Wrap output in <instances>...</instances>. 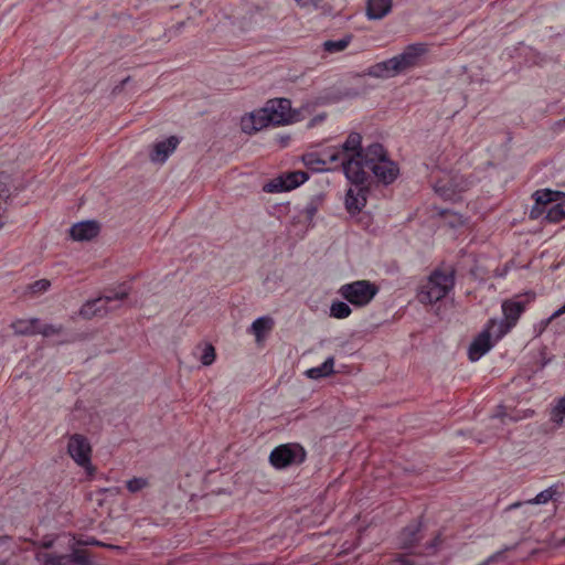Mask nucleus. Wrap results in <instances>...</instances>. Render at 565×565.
<instances>
[{"label":"nucleus","instance_id":"obj_24","mask_svg":"<svg viewBox=\"0 0 565 565\" xmlns=\"http://www.w3.org/2000/svg\"><path fill=\"white\" fill-rule=\"evenodd\" d=\"M274 327V320L270 317H260L252 323V331L259 342L264 339L265 334Z\"/></svg>","mask_w":565,"mask_h":565},{"label":"nucleus","instance_id":"obj_37","mask_svg":"<svg viewBox=\"0 0 565 565\" xmlns=\"http://www.w3.org/2000/svg\"><path fill=\"white\" fill-rule=\"evenodd\" d=\"M494 559L493 556L489 557L484 563H482L481 565H489L490 563H492Z\"/></svg>","mask_w":565,"mask_h":565},{"label":"nucleus","instance_id":"obj_1","mask_svg":"<svg viewBox=\"0 0 565 565\" xmlns=\"http://www.w3.org/2000/svg\"><path fill=\"white\" fill-rule=\"evenodd\" d=\"M305 161L315 170H341L344 173L352 184L345 195V207L351 214L359 213L366 203L370 173L379 182L390 184L399 172L382 145L372 143L363 149L362 136L359 132H351L343 142L308 154Z\"/></svg>","mask_w":565,"mask_h":565},{"label":"nucleus","instance_id":"obj_32","mask_svg":"<svg viewBox=\"0 0 565 565\" xmlns=\"http://www.w3.org/2000/svg\"><path fill=\"white\" fill-rule=\"evenodd\" d=\"M38 330V334H42L43 337H51L57 334L61 331V327L49 323L42 324L39 321Z\"/></svg>","mask_w":565,"mask_h":565},{"label":"nucleus","instance_id":"obj_5","mask_svg":"<svg viewBox=\"0 0 565 565\" xmlns=\"http://www.w3.org/2000/svg\"><path fill=\"white\" fill-rule=\"evenodd\" d=\"M128 294L129 288L126 284H124L119 286L117 290H110L98 298L85 302L82 306L79 313L85 319H92L96 316H104L107 313L108 309L116 308V306H111L113 303L122 301L128 296Z\"/></svg>","mask_w":565,"mask_h":565},{"label":"nucleus","instance_id":"obj_22","mask_svg":"<svg viewBox=\"0 0 565 565\" xmlns=\"http://www.w3.org/2000/svg\"><path fill=\"white\" fill-rule=\"evenodd\" d=\"M419 531L420 525L418 523H413L407 525L401 532L399 541L405 548L413 547L419 541Z\"/></svg>","mask_w":565,"mask_h":565},{"label":"nucleus","instance_id":"obj_15","mask_svg":"<svg viewBox=\"0 0 565 565\" xmlns=\"http://www.w3.org/2000/svg\"><path fill=\"white\" fill-rule=\"evenodd\" d=\"M494 345V341H492L489 337L488 331H481L471 342L468 350V358L470 361H478L481 356H483L487 352H489Z\"/></svg>","mask_w":565,"mask_h":565},{"label":"nucleus","instance_id":"obj_13","mask_svg":"<svg viewBox=\"0 0 565 565\" xmlns=\"http://www.w3.org/2000/svg\"><path fill=\"white\" fill-rule=\"evenodd\" d=\"M38 559L42 565H86L89 563L85 551L76 550L72 554L55 556L51 553H39Z\"/></svg>","mask_w":565,"mask_h":565},{"label":"nucleus","instance_id":"obj_4","mask_svg":"<svg viewBox=\"0 0 565 565\" xmlns=\"http://www.w3.org/2000/svg\"><path fill=\"white\" fill-rule=\"evenodd\" d=\"M379 291L376 284L360 279L340 286L338 295L353 307L364 308L373 301Z\"/></svg>","mask_w":565,"mask_h":565},{"label":"nucleus","instance_id":"obj_10","mask_svg":"<svg viewBox=\"0 0 565 565\" xmlns=\"http://www.w3.org/2000/svg\"><path fill=\"white\" fill-rule=\"evenodd\" d=\"M534 299V295L526 292L518 295L512 299L505 300L502 303V312L504 321L512 328L518 323L521 315L525 311L526 306Z\"/></svg>","mask_w":565,"mask_h":565},{"label":"nucleus","instance_id":"obj_25","mask_svg":"<svg viewBox=\"0 0 565 565\" xmlns=\"http://www.w3.org/2000/svg\"><path fill=\"white\" fill-rule=\"evenodd\" d=\"M561 495V492L558 490V486L554 484L550 488L541 491L539 494H536L535 498L525 501L527 504H546L550 501L556 500L557 497Z\"/></svg>","mask_w":565,"mask_h":565},{"label":"nucleus","instance_id":"obj_20","mask_svg":"<svg viewBox=\"0 0 565 565\" xmlns=\"http://www.w3.org/2000/svg\"><path fill=\"white\" fill-rule=\"evenodd\" d=\"M512 327L508 324L504 320H495L491 319L487 323L483 331L489 332V337L492 341H494V344L501 340L507 333L511 331Z\"/></svg>","mask_w":565,"mask_h":565},{"label":"nucleus","instance_id":"obj_39","mask_svg":"<svg viewBox=\"0 0 565 565\" xmlns=\"http://www.w3.org/2000/svg\"><path fill=\"white\" fill-rule=\"evenodd\" d=\"M0 565H7L6 562H1Z\"/></svg>","mask_w":565,"mask_h":565},{"label":"nucleus","instance_id":"obj_33","mask_svg":"<svg viewBox=\"0 0 565 565\" xmlns=\"http://www.w3.org/2000/svg\"><path fill=\"white\" fill-rule=\"evenodd\" d=\"M297 6L301 9L317 10L323 0H295Z\"/></svg>","mask_w":565,"mask_h":565},{"label":"nucleus","instance_id":"obj_12","mask_svg":"<svg viewBox=\"0 0 565 565\" xmlns=\"http://www.w3.org/2000/svg\"><path fill=\"white\" fill-rule=\"evenodd\" d=\"M268 126H273V124L271 116L266 105L258 110L246 114L241 119V128L248 135L255 134Z\"/></svg>","mask_w":565,"mask_h":565},{"label":"nucleus","instance_id":"obj_35","mask_svg":"<svg viewBox=\"0 0 565 565\" xmlns=\"http://www.w3.org/2000/svg\"><path fill=\"white\" fill-rule=\"evenodd\" d=\"M564 313H565V303L559 309H557L556 311L553 312V315L545 321V326L550 324L553 320L559 318Z\"/></svg>","mask_w":565,"mask_h":565},{"label":"nucleus","instance_id":"obj_14","mask_svg":"<svg viewBox=\"0 0 565 565\" xmlns=\"http://www.w3.org/2000/svg\"><path fill=\"white\" fill-rule=\"evenodd\" d=\"M266 106L271 116L273 126L287 124L290 118L291 103L287 98H276L268 100Z\"/></svg>","mask_w":565,"mask_h":565},{"label":"nucleus","instance_id":"obj_31","mask_svg":"<svg viewBox=\"0 0 565 565\" xmlns=\"http://www.w3.org/2000/svg\"><path fill=\"white\" fill-rule=\"evenodd\" d=\"M215 349L212 344H205L202 355L201 362L203 365H211L215 361Z\"/></svg>","mask_w":565,"mask_h":565},{"label":"nucleus","instance_id":"obj_29","mask_svg":"<svg viewBox=\"0 0 565 565\" xmlns=\"http://www.w3.org/2000/svg\"><path fill=\"white\" fill-rule=\"evenodd\" d=\"M51 286V281L47 279L36 280L28 286V291L31 295H40L45 292Z\"/></svg>","mask_w":565,"mask_h":565},{"label":"nucleus","instance_id":"obj_36","mask_svg":"<svg viewBox=\"0 0 565 565\" xmlns=\"http://www.w3.org/2000/svg\"><path fill=\"white\" fill-rule=\"evenodd\" d=\"M523 503L522 502H515V503H512L509 505L508 510H514V509H518L522 505Z\"/></svg>","mask_w":565,"mask_h":565},{"label":"nucleus","instance_id":"obj_38","mask_svg":"<svg viewBox=\"0 0 565 565\" xmlns=\"http://www.w3.org/2000/svg\"><path fill=\"white\" fill-rule=\"evenodd\" d=\"M8 540H9V537H8V536L0 537V543H4V542H7Z\"/></svg>","mask_w":565,"mask_h":565},{"label":"nucleus","instance_id":"obj_9","mask_svg":"<svg viewBox=\"0 0 565 565\" xmlns=\"http://www.w3.org/2000/svg\"><path fill=\"white\" fill-rule=\"evenodd\" d=\"M307 180V172L300 170L290 171L266 182L263 186V190L266 193H280L290 191L303 184Z\"/></svg>","mask_w":565,"mask_h":565},{"label":"nucleus","instance_id":"obj_27","mask_svg":"<svg viewBox=\"0 0 565 565\" xmlns=\"http://www.w3.org/2000/svg\"><path fill=\"white\" fill-rule=\"evenodd\" d=\"M352 36L347 35L339 40H328L323 43V49L326 52L332 54L344 51L349 44L351 43Z\"/></svg>","mask_w":565,"mask_h":565},{"label":"nucleus","instance_id":"obj_17","mask_svg":"<svg viewBox=\"0 0 565 565\" xmlns=\"http://www.w3.org/2000/svg\"><path fill=\"white\" fill-rule=\"evenodd\" d=\"M99 233V225L95 221H85L74 224L70 234L74 241H90Z\"/></svg>","mask_w":565,"mask_h":565},{"label":"nucleus","instance_id":"obj_7","mask_svg":"<svg viewBox=\"0 0 565 565\" xmlns=\"http://www.w3.org/2000/svg\"><path fill=\"white\" fill-rule=\"evenodd\" d=\"M535 202L542 205L550 222L557 223L565 218V195L552 190H539L534 193Z\"/></svg>","mask_w":565,"mask_h":565},{"label":"nucleus","instance_id":"obj_11","mask_svg":"<svg viewBox=\"0 0 565 565\" xmlns=\"http://www.w3.org/2000/svg\"><path fill=\"white\" fill-rule=\"evenodd\" d=\"M268 126H273V124L271 116L266 105L258 110L246 114L241 119V128L248 135L255 134Z\"/></svg>","mask_w":565,"mask_h":565},{"label":"nucleus","instance_id":"obj_23","mask_svg":"<svg viewBox=\"0 0 565 565\" xmlns=\"http://www.w3.org/2000/svg\"><path fill=\"white\" fill-rule=\"evenodd\" d=\"M333 367L334 359L330 356L322 364L309 369L306 374L310 379L318 380L331 375L333 373Z\"/></svg>","mask_w":565,"mask_h":565},{"label":"nucleus","instance_id":"obj_8","mask_svg":"<svg viewBox=\"0 0 565 565\" xmlns=\"http://www.w3.org/2000/svg\"><path fill=\"white\" fill-rule=\"evenodd\" d=\"M67 452L78 466L85 469L88 477L94 476L95 468L90 460L92 447L85 436L81 434L72 435L68 439Z\"/></svg>","mask_w":565,"mask_h":565},{"label":"nucleus","instance_id":"obj_18","mask_svg":"<svg viewBox=\"0 0 565 565\" xmlns=\"http://www.w3.org/2000/svg\"><path fill=\"white\" fill-rule=\"evenodd\" d=\"M175 148L177 137L171 136L167 140H162L153 145L150 152V159L154 163H163Z\"/></svg>","mask_w":565,"mask_h":565},{"label":"nucleus","instance_id":"obj_26","mask_svg":"<svg viewBox=\"0 0 565 565\" xmlns=\"http://www.w3.org/2000/svg\"><path fill=\"white\" fill-rule=\"evenodd\" d=\"M352 309L350 303L347 301L335 300L330 306V317L335 319H345L350 317Z\"/></svg>","mask_w":565,"mask_h":565},{"label":"nucleus","instance_id":"obj_3","mask_svg":"<svg viewBox=\"0 0 565 565\" xmlns=\"http://www.w3.org/2000/svg\"><path fill=\"white\" fill-rule=\"evenodd\" d=\"M455 286L454 269H435L420 286L418 300L424 305H433L444 299Z\"/></svg>","mask_w":565,"mask_h":565},{"label":"nucleus","instance_id":"obj_21","mask_svg":"<svg viewBox=\"0 0 565 565\" xmlns=\"http://www.w3.org/2000/svg\"><path fill=\"white\" fill-rule=\"evenodd\" d=\"M39 319H18L12 322L11 328L14 333L21 335H33L38 334Z\"/></svg>","mask_w":565,"mask_h":565},{"label":"nucleus","instance_id":"obj_40","mask_svg":"<svg viewBox=\"0 0 565 565\" xmlns=\"http://www.w3.org/2000/svg\"><path fill=\"white\" fill-rule=\"evenodd\" d=\"M563 126L565 127V119H564V121H563Z\"/></svg>","mask_w":565,"mask_h":565},{"label":"nucleus","instance_id":"obj_16","mask_svg":"<svg viewBox=\"0 0 565 565\" xmlns=\"http://www.w3.org/2000/svg\"><path fill=\"white\" fill-rule=\"evenodd\" d=\"M435 191L446 200H456L460 192L467 190V183L457 182V178L454 177L449 181L438 180L435 183Z\"/></svg>","mask_w":565,"mask_h":565},{"label":"nucleus","instance_id":"obj_6","mask_svg":"<svg viewBox=\"0 0 565 565\" xmlns=\"http://www.w3.org/2000/svg\"><path fill=\"white\" fill-rule=\"evenodd\" d=\"M307 452L297 443L282 444L275 447L269 455V462L276 469H284L292 465L305 462Z\"/></svg>","mask_w":565,"mask_h":565},{"label":"nucleus","instance_id":"obj_34","mask_svg":"<svg viewBox=\"0 0 565 565\" xmlns=\"http://www.w3.org/2000/svg\"><path fill=\"white\" fill-rule=\"evenodd\" d=\"M513 262H508L503 266L497 267L494 276L499 278H505L512 268Z\"/></svg>","mask_w":565,"mask_h":565},{"label":"nucleus","instance_id":"obj_28","mask_svg":"<svg viewBox=\"0 0 565 565\" xmlns=\"http://www.w3.org/2000/svg\"><path fill=\"white\" fill-rule=\"evenodd\" d=\"M551 422L561 426L565 419V396L555 401L550 414Z\"/></svg>","mask_w":565,"mask_h":565},{"label":"nucleus","instance_id":"obj_19","mask_svg":"<svg viewBox=\"0 0 565 565\" xmlns=\"http://www.w3.org/2000/svg\"><path fill=\"white\" fill-rule=\"evenodd\" d=\"M393 0H367L366 14L369 19L384 18L392 9Z\"/></svg>","mask_w":565,"mask_h":565},{"label":"nucleus","instance_id":"obj_2","mask_svg":"<svg viewBox=\"0 0 565 565\" xmlns=\"http://www.w3.org/2000/svg\"><path fill=\"white\" fill-rule=\"evenodd\" d=\"M426 53V44H411L406 46L401 54L370 66L367 73L370 76L382 78L395 76L406 70L417 66Z\"/></svg>","mask_w":565,"mask_h":565},{"label":"nucleus","instance_id":"obj_30","mask_svg":"<svg viewBox=\"0 0 565 565\" xmlns=\"http://www.w3.org/2000/svg\"><path fill=\"white\" fill-rule=\"evenodd\" d=\"M148 486V480L145 478H132L127 481V490L131 493H136Z\"/></svg>","mask_w":565,"mask_h":565}]
</instances>
